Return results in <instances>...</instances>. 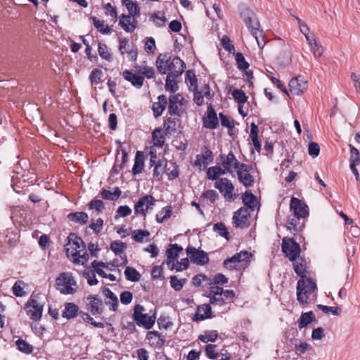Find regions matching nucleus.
Masks as SVG:
<instances>
[{"mask_svg":"<svg viewBox=\"0 0 360 360\" xmlns=\"http://www.w3.org/2000/svg\"><path fill=\"white\" fill-rule=\"evenodd\" d=\"M156 68L160 74H166L178 77L184 72L186 65L179 57H173L169 53L160 54L156 60Z\"/></svg>","mask_w":360,"mask_h":360,"instance_id":"obj_1","label":"nucleus"},{"mask_svg":"<svg viewBox=\"0 0 360 360\" xmlns=\"http://www.w3.org/2000/svg\"><path fill=\"white\" fill-rule=\"evenodd\" d=\"M56 288L63 295H72L76 292L77 283L71 273H61L56 281Z\"/></svg>","mask_w":360,"mask_h":360,"instance_id":"obj_2","label":"nucleus"},{"mask_svg":"<svg viewBox=\"0 0 360 360\" xmlns=\"http://www.w3.org/2000/svg\"><path fill=\"white\" fill-rule=\"evenodd\" d=\"M316 283L311 278L300 280L297 284V300L301 304H307L309 296L315 291Z\"/></svg>","mask_w":360,"mask_h":360,"instance_id":"obj_3","label":"nucleus"},{"mask_svg":"<svg viewBox=\"0 0 360 360\" xmlns=\"http://www.w3.org/2000/svg\"><path fill=\"white\" fill-rule=\"evenodd\" d=\"M144 307L142 305L137 304L134 307L133 319L139 326H143L146 329H150L153 327L155 321V316H148L144 313Z\"/></svg>","mask_w":360,"mask_h":360,"instance_id":"obj_4","label":"nucleus"},{"mask_svg":"<svg viewBox=\"0 0 360 360\" xmlns=\"http://www.w3.org/2000/svg\"><path fill=\"white\" fill-rule=\"evenodd\" d=\"M281 249L290 261L295 260L301 254L300 245L293 238L284 237L282 240Z\"/></svg>","mask_w":360,"mask_h":360,"instance_id":"obj_5","label":"nucleus"},{"mask_svg":"<svg viewBox=\"0 0 360 360\" xmlns=\"http://www.w3.org/2000/svg\"><path fill=\"white\" fill-rule=\"evenodd\" d=\"M68 256L77 257L85 249V244L82 239L75 233H70L68 243L65 245Z\"/></svg>","mask_w":360,"mask_h":360,"instance_id":"obj_6","label":"nucleus"},{"mask_svg":"<svg viewBox=\"0 0 360 360\" xmlns=\"http://www.w3.org/2000/svg\"><path fill=\"white\" fill-rule=\"evenodd\" d=\"M218 164L223 167L226 173L233 174L242 163L238 160L232 152L228 154H220L218 158Z\"/></svg>","mask_w":360,"mask_h":360,"instance_id":"obj_7","label":"nucleus"},{"mask_svg":"<svg viewBox=\"0 0 360 360\" xmlns=\"http://www.w3.org/2000/svg\"><path fill=\"white\" fill-rule=\"evenodd\" d=\"M155 202L156 200L150 195H146L140 198L134 205V214L145 217L146 212L153 210Z\"/></svg>","mask_w":360,"mask_h":360,"instance_id":"obj_8","label":"nucleus"},{"mask_svg":"<svg viewBox=\"0 0 360 360\" xmlns=\"http://www.w3.org/2000/svg\"><path fill=\"white\" fill-rule=\"evenodd\" d=\"M214 186L224 195L226 200L232 201L236 198V195L233 193L234 186L227 178L219 179L215 181Z\"/></svg>","mask_w":360,"mask_h":360,"instance_id":"obj_9","label":"nucleus"},{"mask_svg":"<svg viewBox=\"0 0 360 360\" xmlns=\"http://www.w3.org/2000/svg\"><path fill=\"white\" fill-rule=\"evenodd\" d=\"M250 211L248 208L243 207L234 212L233 224L235 227L244 229L249 226Z\"/></svg>","mask_w":360,"mask_h":360,"instance_id":"obj_10","label":"nucleus"},{"mask_svg":"<svg viewBox=\"0 0 360 360\" xmlns=\"http://www.w3.org/2000/svg\"><path fill=\"white\" fill-rule=\"evenodd\" d=\"M186 252L191 261L193 264H196L198 265H205L209 262V257L207 254L202 250H200L195 248L188 246L186 248Z\"/></svg>","mask_w":360,"mask_h":360,"instance_id":"obj_11","label":"nucleus"},{"mask_svg":"<svg viewBox=\"0 0 360 360\" xmlns=\"http://www.w3.org/2000/svg\"><path fill=\"white\" fill-rule=\"evenodd\" d=\"M27 314L30 319L39 321L41 319L43 312V305L36 299L31 297L26 304Z\"/></svg>","mask_w":360,"mask_h":360,"instance_id":"obj_12","label":"nucleus"},{"mask_svg":"<svg viewBox=\"0 0 360 360\" xmlns=\"http://www.w3.org/2000/svg\"><path fill=\"white\" fill-rule=\"evenodd\" d=\"M252 169L251 165L242 163L236 169L238 180L246 187L252 186L254 179L250 174V171Z\"/></svg>","mask_w":360,"mask_h":360,"instance_id":"obj_13","label":"nucleus"},{"mask_svg":"<svg viewBox=\"0 0 360 360\" xmlns=\"http://www.w3.org/2000/svg\"><path fill=\"white\" fill-rule=\"evenodd\" d=\"M290 214L307 218L309 216V209L306 204L297 198L292 197L290 204Z\"/></svg>","mask_w":360,"mask_h":360,"instance_id":"obj_14","label":"nucleus"},{"mask_svg":"<svg viewBox=\"0 0 360 360\" xmlns=\"http://www.w3.org/2000/svg\"><path fill=\"white\" fill-rule=\"evenodd\" d=\"M183 97L181 94H174L169 98L168 110L170 115L181 116L183 113Z\"/></svg>","mask_w":360,"mask_h":360,"instance_id":"obj_15","label":"nucleus"},{"mask_svg":"<svg viewBox=\"0 0 360 360\" xmlns=\"http://www.w3.org/2000/svg\"><path fill=\"white\" fill-rule=\"evenodd\" d=\"M306 218L290 214L287 219V229L294 235L302 231Z\"/></svg>","mask_w":360,"mask_h":360,"instance_id":"obj_16","label":"nucleus"},{"mask_svg":"<svg viewBox=\"0 0 360 360\" xmlns=\"http://www.w3.org/2000/svg\"><path fill=\"white\" fill-rule=\"evenodd\" d=\"M202 122L203 127L207 129H214L218 127L219 120L212 105L207 107V115L203 117Z\"/></svg>","mask_w":360,"mask_h":360,"instance_id":"obj_17","label":"nucleus"},{"mask_svg":"<svg viewBox=\"0 0 360 360\" xmlns=\"http://www.w3.org/2000/svg\"><path fill=\"white\" fill-rule=\"evenodd\" d=\"M307 82L301 77H296L289 82L290 91L295 95H300L307 89Z\"/></svg>","mask_w":360,"mask_h":360,"instance_id":"obj_18","label":"nucleus"},{"mask_svg":"<svg viewBox=\"0 0 360 360\" xmlns=\"http://www.w3.org/2000/svg\"><path fill=\"white\" fill-rule=\"evenodd\" d=\"M86 309L92 315L101 314L103 312V302L101 299L89 295L86 297Z\"/></svg>","mask_w":360,"mask_h":360,"instance_id":"obj_19","label":"nucleus"},{"mask_svg":"<svg viewBox=\"0 0 360 360\" xmlns=\"http://www.w3.org/2000/svg\"><path fill=\"white\" fill-rule=\"evenodd\" d=\"M146 339L149 345L154 348H161L165 342V337L155 330L148 332Z\"/></svg>","mask_w":360,"mask_h":360,"instance_id":"obj_20","label":"nucleus"},{"mask_svg":"<svg viewBox=\"0 0 360 360\" xmlns=\"http://www.w3.org/2000/svg\"><path fill=\"white\" fill-rule=\"evenodd\" d=\"M135 18L130 15L122 14L120 18L119 24L125 32H133L136 27Z\"/></svg>","mask_w":360,"mask_h":360,"instance_id":"obj_21","label":"nucleus"},{"mask_svg":"<svg viewBox=\"0 0 360 360\" xmlns=\"http://www.w3.org/2000/svg\"><path fill=\"white\" fill-rule=\"evenodd\" d=\"M123 77L128 82H131V84L136 87L141 88L144 82V78L143 76L136 75L131 70H125L122 72Z\"/></svg>","mask_w":360,"mask_h":360,"instance_id":"obj_22","label":"nucleus"},{"mask_svg":"<svg viewBox=\"0 0 360 360\" xmlns=\"http://www.w3.org/2000/svg\"><path fill=\"white\" fill-rule=\"evenodd\" d=\"M241 255L245 256V257H250L251 254L248 251H241L239 253H236L231 257L227 258L224 261V266L229 269L236 268V264L242 262Z\"/></svg>","mask_w":360,"mask_h":360,"instance_id":"obj_23","label":"nucleus"},{"mask_svg":"<svg viewBox=\"0 0 360 360\" xmlns=\"http://www.w3.org/2000/svg\"><path fill=\"white\" fill-rule=\"evenodd\" d=\"M212 309L210 304H204L197 308L193 317V321H202L211 317Z\"/></svg>","mask_w":360,"mask_h":360,"instance_id":"obj_24","label":"nucleus"},{"mask_svg":"<svg viewBox=\"0 0 360 360\" xmlns=\"http://www.w3.org/2000/svg\"><path fill=\"white\" fill-rule=\"evenodd\" d=\"M103 293L105 297V302L109 306V309L112 311H117L118 307V299L115 294L107 288L103 290Z\"/></svg>","mask_w":360,"mask_h":360,"instance_id":"obj_25","label":"nucleus"},{"mask_svg":"<svg viewBox=\"0 0 360 360\" xmlns=\"http://www.w3.org/2000/svg\"><path fill=\"white\" fill-rule=\"evenodd\" d=\"M295 272L301 278L306 277L307 261L304 258L299 256L292 261Z\"/></svg>","mask_w":360,"mask_h":360,"instance_id":"obj_26","label":"nucleus"},{"mask_svg":"<svg viewBox=\"0 0 360 360\" xmlns=\"http://www.w3.org/2000/svg\"><path fill=\"white\" fill-rule=\"evenodd\" d=\"M307 41L314 57H321L323 53V50L321 45L317 41L315 36L307 37Z\"/></svg>","mask_w":360,"mask_h":360,"instance_id":"obj_27","label":"nucleus"},{"mask_svg":"<svg viewBox=\"0 0 360 360\" xmlns=\"http://www.w3.org/2000/svg\"><path fill=\"white\" fill-rule=\"evenodd\" d=\"M78 314H79L78 306L74 303L68 302L65 304L62 316L63 318L70 319L76 317Z\"/></svg>","mask_w":360,"mask_h":360,"instance_id":"obj_28","label":"nucleus"},{"mask_svg":"<svg viewBox=\"0 0 360 360\" xmlns=\"http://www.w3.org/2000/svg\"><path fill=\"white\" fill-rule=\"evenodd\" d=\"M144 167V156L143 153L137 151L135 156L134 164L132 167V173L134 175L141 173Z\"/></svg>","mask_w":360,"mask_h":360,"instance_id":"obj_29","label":"nucleus"},{"mask_svg":"<svg viewBox=\"0 0 360 360\" xmlns=\"http://www.w3.org/2000/svg\"><path fill=\"white\" fill-rule=\"evenodd\" d=\"M67 217L70 221L79 224H86L89 219L88 214L84 212H71L68 214Z\"/></svg>","mask_w":360,"mask_h":360,"instance_id":"obj_30","label":"nucleus"},{"mask_svg":"<svg viewBox=\"0 0 360 360\" xmlns=\"http://www.w3.org/2000/svg\"><path fill=\"white\" fill-rule=\"evenodd\" d=\"M122 4L126 6L128 10L129 15L134 18H136L140 15V8L137 3L132 0H122Z\"/></svg>","mask_w":360,"mask_h":360,"instance_id":"obj_31","label":"nucleus"},{"mask_svg":"<svg viewBox=\"0 0 360 360\" xmlns=\"http://www.w3.org/2000/svg\"><path fill=\"white\" fill-rule=\"evenodd\" d=\"M166 251L167 263L174 262L178 257L179 252L183 250V248L178 244H171Z\"/></svg>","mask_w":360,"mask_h":360,"instance_id":"obj_32","label":"nucleus"},{"mask_svg":"<svg viewBox=\"0 0 360 360\" xmlns=\"http://www.w3.org/2000/svg\"><path fill=\"white\" fill-rule=\"evenodd\" d=\"M242 199L243 202L247 206L246 207L248 208V210H251L253 211L257 205L256 197L250 191H245L243 195Z\"/></svg>","mask_w":360,"mask_h":360,"instance_id":"obj_33","label":"nucleus"},{"mask_svg":"<svg viewBox=\"0 0 360 360\" xmlns=\"http://www.w3.org/2000/svg\"><path fill=\"white\" fill-rule=\"evenodd\" d=\"M226 174L224 169L220 165L219 166H214L208 168L207 171V178L212 180L217 181L219 176Z\"/></svg>","mask_w":360,"mask_h":360,"instance_id":"obj_34","label":"nucleus"},{"mask_svg":"<svg viewBox=\"0 0 360 360\" xmlns=\"http://www.w3.org/2000/svg\"><path fill=\"white\" fill-rule=\"evenodd\" d=\"M167 163L165 160H159L155 165L153 171V178L157 181L162 179V175L165 172Z\"/></svg>","mask_w":360,"mask_h":360,"instance_id":"obj_35","label":"nucleus"},{"mask_svg":"<svg viewBox=\"0 0 360 360\" xmlns=\"http://www.w3.org/2000/svg\"><path fill=\"white\" fill-rule=\"evenodd\" d=\"M121 193L120 189L118 187H115L113 191L103 190L101 193V195L105 200H116L120 198Z\"/></svg>","mask_w":360,"mask_h":360,"instance_id":"obj_36","label":"nucleus"},{"mask_svg":"<svg viewBox=\"0 0 360 360\" xmlns=\"http://www.w3.org/2000/svg\"><path fill=\"white\" fill-rule=\"evenodd\" d=\"M350 158L349 167H356L360 164V153L357 148L352 145H349Z\"/></svg>","mask_w":360,"mask_h":360,"instance_id":"obj_37","label":"nucleus"},{"mask_svg":"<svg viewBox=\"0 0 360 360\" xmlns=\"http://www.w3.org/2000/svg\"><path fill=\"white\" fill-rule=\"evenodd\" d=\"M240 17L246 25H248V23L251 22L252 21V18L255 17L254 13L245 6H240Z\"/></svg>","mask_w":360,"mask_h":360,"instance_id":"obj_38","label":"nucleus"},{"mask_svg":"<svg viewBox=\"0 0 360 360\" xmlns=\"http://www.w3.org/2000/svg\"><path fill=\"white\" fill-rule=\"evenodd\" d=\"M103 75V71L98 68H94L89 75V79L91 86L97 85L103 82L102 77Z\"/></svg>","mask_w":360,"mask_h":360,"instance_id":"obj_39","label":"nucleus"},{"mask_svg":"<svg viewBox=\"0 0 360 360\" xmlns=\"http://www.w3.org/2000/svg\"><path fill=\"white\" fill-rule=\"evenodd\" d=\"M153 141L155 146L162 147L165 141V138L160 128H156L152 133Z\"/></svg>","mask_w":360,"mask_h":360,"instance_id":"obj_40","label":"nucleus"},{"mask_svg":"<svg viewBox=\"0 0 360 360\" xmlns=\"http://www.w3.org/2000/svg\"><path fill=\"white\" fill-rule=\"evenodd\" d=\"M137 70L138 74L141 76H145L148 79L153 78L155 75V70L152 67L144 65H139L135 67Z\"/></svg>","mask_w":360,"mask_h":360,"instance_id":"obj_41","label":"nucleus"},{"mask_svg":"<svg viewBox=\"0 0 360 360\" xmlns=\"http://www.w3.org/2000/svg\"><path fill=\"white\" fill-rule=\"evenodd\" d=\"M314 319V314L313 311H309L306 313L302 314L298 325L300 329L306 327L308 324L311 323V321Z\"/></svg>","mask_w":360,"mask_h":360,"instance_id":"obj_42","label":"nucleus"},{"mask_svg":"<svg viewBox=\"0 0 360 360\" xmlns=\"http://www.w3.org/2000/svg\"><path fill=\"white\" fill-rule=\"evenodd\" d=\"M124 275L127 280L135 282L140 279V274L133 267L127 266L124 270Z\"/></svg>","mask_w":360,"mask_h":360,"instance_id":"obj_43","label":"nucleus"},{"mask_svg":"<svg viewBox=\"0 0 360 360\" xmlns=\"http://www.w3.org/2000/svg\"><path fill=\"white\" fill-rule=\"evenodd\" d=\"M218 338V333L217 330L205 331L204 334L200 335L198 339L202 342L207 343L208 342H214Z\"/></svg>","mask_w":360,"mask_h":360,"instance_id":"obj_44","label":"nucleus"},{"mask_svg":"<svg viewBox=\"0 0 360 360\" xmlns=\"http://www.w3.org/2000/svg\"><path fill=\"white\" fill-rule=\"evenodd\" d=\"M172 215V207H165L162 208L161 212L156 214V221L158 223H162L165 221L167 220L170 218Z\"/></svg>","mask_w":360,"mask_h":360,"instance_id":"obj_45","label":"nucleus"},{"mask_svg":"<svg viewBox=\"0 0 360 360\" xmlns=\"http://www.w3.org/2000/svg\"><path fill=\"white\" fill-rule=\"evenodd\" d=\"M213 231L217 233L220 236L224 237L226 239H229V231L225 226V224L222 222H218L214 224Z\"/></svg>","mask_w":360,"mask_h":360,"instance_id":"obj_46","label":"nucleus"},{"mask_svg":"<svg viewBox=\"0 0 360 360\" xmlns=\"http://www.w3.org/2000/svg\"><path fill=\"white\" fill-rule=\"evenodd\" d=\"M178 120L175 118H167L164 123V127L167 134H171L176 129Z\"/></svg>","mask_w":360,"mask_h":360,"instance_id":"obj_47","label":"nucleus"},{"mask_svg":"<svg viewBox=\"0 0 360 360\" xmlns=\"http://www.w3.org/2000/svg\"><path fill=\"white\" fill-rule=\"evenodd\" d=\"M202 282H206L207 285H212V279L202 274L195 276L192 279V283L195 286H200Z\"/></svg>","mask_w":360,"mask_h":360,"instance_id":"obj_48","label":"nucleus"},{"mask_svg":"<svg viewBox=\"0 0 360 360\" xmlns=\"http://www.w3.org/2000/svg\"><path fill=\"white\" fill-rule=\"evenodd\" d=\"M237 67L242 70H246L249 68V63L245 60L243 53L238 52L235 56Z\"/></svg>","mask_w":360,"mask_h":360,"instance_id":"obj_49","label":"nucleus"},{"mask_svg":"<svg viewBox=\"0 0 360 360\" xmlns=\"http://www.w3.org/2000/svg\"><path fill=\"white\" fill-rule=\"evenodd\" d=\"M232 96L238 105H243L248 99L245 92L241 89H236L233 91Z\"/></svg>","mask_w":360,"mask_h":360,"instance_id":"obj_50","label":"nucleus"},{"mask_svg":"<svg viewBox=\"0 0 360 360\" xmlns=\"http://www.w3.org/2000/svg\"><path fill=\"white\" fill-rule=\"evenodd\" d=\"M25 283L22 281H17L13 288V292L16 297H22L25 295L24 291Z\"/></svg>","mask_w":360,"mask_h":360,"instance_id":"obj_51","label":"nucleus"},{"mask_svg":"<svg viewBox=\"0 0 360 360\" xmlns=\"http://www.w3.org/2000/svg\"><path fill=\"white\" fill-rule=\"evenodd\" d=\"M150 232L147 230L137 229L132 232V238L135 241L142 243L144 237H148Z\"/></svg>","mask_w":360,"mask_h":360,"instance_id":"obj_52","label":"nucleus"},{"mask_svg":"<svg viewBox=\"0 0 360 360\" xmlns=\"http://www.w3.org/2000/svg\"><path fill=\"white\" fill-rule=\"evenodd\" d=\"M317 307L321 310L323 313L329 314L331 313L335 316H338L340 314L342 310L340 307H328L323 304H318Z\"/></svg>","mask_w":360,"mask_h":360,"instance_id":"obj_53","label":"nucleus"},{"mask_svg":"<svg viewBox=\"0 0 360 360\" xmlns=\"http://www.w3.org/2000/svg\"><path fill=\"white\" fill-rule=\"evenodd\" d=\"M93 20L94 25L98 32L107 34L110 33V27L107 25H105L103 21H101L96 18H94Z\"/></svg>","mask_w":360,"mask_h":360,"instance_id":"obj_54","label":"nucleus"},{"mask_svg":"<svg viewBox=\"0 0 360 360\" xmlns=\"http://www.w3.org/2000/svg\"><path fill=\"white\" fill-rule=\"evenodd\" d=\"M176 77L167 75L165 83V89L167 91L175 92L176 91Z\"/></svg>","mask_w":360,"mask_h":360,"instance_id":"obj_55","label":"nucleus"},{"mask_svg":"<svg viewBox=\"0 0 360 360\" xmlns=\"http://www.w3.org/2000/svg\"><path fill=\"white\" fill-rule=\"evenodd\" d=\"M16 345L20 351L25 353L30 354L32 352L33 347L28 344L25 340L19 339L16 341Z\"/></svg>","mask_w":360,"mask_h":360,"instance_id":"obj_56","label":"nucleus"},{"mask_svg":"<svg viewBox=\"0 0 360 360\" xmlns=\"http://www.w3.org/2000/svg\"><path fill=\"white\" fill-rule=\"evenodd\" d=\"M103 226V220L101 218H98L96 220L91 219L89 228L93 230L94 233L98 234Z\"/></svg>","mask_w":360,"mask_h":360,"instance_id":"obj_57","label":"nucleus"},{"mask_svg":"<svg viewBox=\"0 0 360 360\" xmlns=\"http://www.w3.org/2000/svg\"><path fill=\"white\" fill-rule=\"evenodd\" d=\"M98 54L99 56L106 60H111L112 59V55L108 51V46L105 44H98Z\"/></svg>","mask_w":360,"mask_h":360,"instance_id":"obj_58","label":"nucleus"},{"mask_svg":"<svg viewBox=\"0 0 360 360\" xmlns=\"http://www.w3.org/2000/svg\"><path fill=\"white\" fill-rule=\"evenodd\" d=\"M185 279H178L176 276L170 277V284L172 288L176 291H179L182 289Z\"/></svg>","mask_w":360,"mask_h":360,"instance_id":"obj_59","label":"nucleus"},{"mask_svg":"<svg viewBox=\"0 0 360 360\" xmlns=\"http://www.w3.org/2000/svg\"><path fill=\"white\" fill-rule=\"evenodd\" d=\"M84 276L87 280L89 285H95L98 283V280L96 278L95 272L93 270H85L84 271Z\"/></svg>","mask_w":360,"mask_h":360,"instance_id":"obj_60","label":"nucleus"},{"mask_svg":"<svg viewBox=\"0 0 360 360\" xmlns=\"http://www.w3.org/2000/svg\"><path fill=\"white\" fill-rule=\"evenodd\" d=\"M126 245L120 241H113L110 244V249L115 255H121L124 252Z\"/></svg>","mask_w":360,"mask_h":360,"instance_id":"obj_61","label":"nucleus"},{"mask_svg":"<svg viewBox=\"0 0 360 360\" xmlns=\"http://www.w3.org/2000/svg\"><path fill=\"white\" fill-rule=\"evenodd\" d=\"M248 28L250 30L252 35L259 34L262 30H260V24L258 22L257 19L254 17L252 18V21L248 23V25H246Z\"/></svg>","mask_w":360,"mask_h":360,"instance_id":"obj_62","label":"nucleus"},{"mask_svg":"<svg viewBox=\"0 0 360 360\" xmlns=\"http://www.w3.org/2000/svg\"><path fill=\"white\" fill-rule=\"evenodd\" d=\"M217 345H207L205 347L206 355L208 358L211 359H215L218 357L219 354L216 351Z\"/></svg>","mask_w":360,"mask_h":360,"instance_id":"obj_63","label":"nucleus"},{"mask_svg":"<svg viewBox=\"0 0 360 360\" xmlns=\"http://www.w3.org/2000/svg\"><path fill=\"white\" fill-rule=\"evenodd\" d=\"M89 207L91 210H95L98 212H101L104 209V204L102 200L94 199L89 203Z\"/></svg>","mask_w":360,"mask_h":360,"instance_id":"obj_64","label":"nucleus"}]
</instances>
